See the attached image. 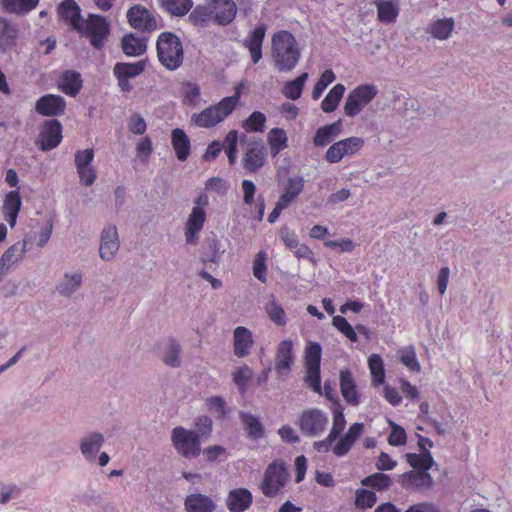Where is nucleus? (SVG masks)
<instances>
[{
	"label": "nucleus",
	"instance_id": "nucleus-3",
	"mask_svg": "<svg viewBox=\"0 0 512 512\" xmlns=\"http://www.w3.org/2000/svg\"><path fill=\"white\" fill-rule=\"evenodd\" d=\"M171 442L176 452L185 459H196L201 454V438L196 430L176 426L171 431Z\"/></svg>",
	"mask_w": 512,
	"mask_h": 512
},
{
	"label": "nucleus",
	"instance_id": "nucleus-14",
	"mask_svg": "<svg viewBox=\"0 0 512 512\" xmlns=\"http://www.w3.org/2000/svg\"><path fill=\"white\" fill-rule=\"evenodd\" d=\"M364 431V424L356 422L352 424L347 432L337 439L333 446V453L337 457H344L349 453L355 442L360 438Z\"/></svg>",
	"mask_w": 512,
	"mask_h": 512
},
{
	"label": "nucleus",
	"instance_id": "nucleus-20",
	"mask_svg": "<svg viewBox=\"0 0 512 512\" xmlns=\"http://www.w3.org/2000/svg\"><path fill=\"white\" fill-rule=\"evenodd\" d=\"M239 420L246 432L247 438L257 441L265 437V427L260 416L253 415L250 412L240 411Z\"/></svg>",
	"mask_w": 512,
	"mask_h": 512
},
{
	"label": "nucleus",
	"instance_id": "nucleus-63",
	"mask_svg": "<svg viewBox=\"0 0 512 512\" xmlns=\"http://www.w3.org/2000/svg\"><path fill=\"white\" fill-rule=\"evenodd\" d=\"M342 143L343 151L346 152V156L354 155L357 153L364 145V139L360 137H349L343 140H340Z\"/></svg>",
	"mask_w": 512,
	"mask_h": 512
},
{
	"label": "nucleus",
	"instance_id": "nucleus-4",
	"mask_svg": "<svg viewBox=\"0 0 512 512\" xmlns=\"http://www.w3.org/2000/svg\"><path fill=\"white\" fill-rule=\"evenodd\" d=\"M81 36L89 38L90 44L96 50H101L110 35V24L106 17L98 14H89L88 19L82 24V29L77 30Z\"/></svg>",
	"mask_w": 512,
	"mask_h": 512
},
{
	"label": "nucleus",
	"instance_id": "nucleus-22",
	"mask_svg": "<svg viewBox=\"0 0 512 512\" xmlns=\"http://www.w3.org/2000/svg\"><path fill=\"white\" fill-rule=\"evenodd\" d=\"M104 441V436L100 432H90L83 437L79 444L83 457L88 462H94L96 460V454L100 451Z\"/></svg>",
	"mask_w": 512,
	"mask_h": 512
},
{
	"label": "nucleus",
	"instance_id": "nucleus-13",
	"mask_svg": "<svg viewBox=\"0 0 512 512\" xmlns=\"http://www.w3.org/2000/svg\"><path fill=\"white\" fill-rule=\"evenodd\" d=\"M118 232L115 225L106 226L100 237L99 255L104 261H111L114 259L117 251L119 250Z\"/></svg>",
	"mask_w": 512,
	"mask_h": 512
},
{
	"label": "nucleus",
	"instance_id": "nucleus-35",
	"mask_svg": "<svg viewBox=\"0 0 512 512\" xmlns=\"http://www.w3.org/2000/svg\"><path fill=\"white\" fill-rule=\"evenodd\" d=\"M83 279L81 273L64 274L63 280L57 285V292L64 297H71L82 285Z\"/></svg>",
	"mask_w": 512,
	"mask_h": 512
},
{
	"label": "nucleus",
	"instance_id": "nucleus-45",
	"mask_svg": "<svg viewBox=\"0 0 512 512\" xmlns=\"http://www.w3.org/2000/svg\"><path fill=\"white\" fill-rule=\"evenodd\" d=\"M454 25L455 23L452 18L438 19L432 23L429 32L435 39L446 40L450 37Z\"/></svg>",
	"mask_w": 512,
	"mask_h": 512
},
{
	"label": "nucleus",
	"instance_id": "nucleus-55",
	"mask_svg": "<svg viewBox=\"0 0 512 512\" xmlns=\"http://www.w3.org/2000/svg\"><path fill=\"white\" fill-rule=\"evenodd\" d=\"M320 367L321 366H305V382L314 392L319 394L322 393Z\"/></svg>",
	"mask_w": 512,
	"mask_h": 512
},
{
	"label": "nucleus",
	"instance_id": "nucleus-40",
	"mask_svg": "<svg viewBox=\"0 0 512 512\" xmlns=\"http://www.w3.org/2000/svg\"><path fill=\"white\" fill-rule=\"evenodd\" d=\"M345 86L341 83L333 86L321 103V109L326 113L335 111L344 95Z\"/></svg>",
	"mask_w": 512,
	"mask_h": 512
},
{
	"label": "nucleus",
	"instance_id": "nucleus-38",
	"mask_svg": "<svg viewBox=\"0 0 512 512\" xmlns=\"http://www.w3.org/2000/svg\"><path fill=\"white\" fill-rule=\"evenodd\" d=\"M377 7L378 19L383 23H392L399 14L398 3L394 0L375 2Z\"/></svg>",
	"mask_w": 512,
	"mask_h": 512
},
{
	"label": "nucleus",
	"instance_id": "nucleus-48",
	"mask_svg": "<svg viewBox=\"0 0 512 512\" xmlns=\"http://www.w3.org/2000/svg\"><path fill=\"white\" fill-rule=\"evenodd\" d=\"M322 347L318 342L307 343L304 352L305 366H321Z\"/></svg>",
	"mask_w": 512,
	"mask_h": 512
},
{
	"label": "nucleus",
	"instance_id": "nucleus-51",
	"mask_svg": "<svg viewBox=\"0 0 512 512\" xmlns=\"http://www.w3.org/2000/svg\"><path fill=\"white\" fill-rule=\"evenodd\" d=\"M240 99V89L236 88L235 94L232 96L224 97L217 105H214L219 112L222 120L230 115L236 108Z\"/></svg>",
	"mask_w": 512,
	"mask_h": 512
},
{
	"label": "nucleus",
	"instance_id": "nucleus-60",
	"mask_svg": "<svg viewBox=\"0 0 512 512\" xmlns=\"http://www.w3.org/2000/svg\"><path fill=\"white\" fill-rule=\"evenodd\" d=\"M270 319L278 326H284L287 323L284 309L275 302H271L266 307Z\"/></svg>",
	"mask_w": 512,
	"mask_h": 512
},
{
	"label": "nucleus",
	"instance_id": "nucleus-31",
	"mask_svg": "<svg viewBox=\"0 0 512 512\" xmlns=\"http://www.w3.org/2000/svg\"><path fill=\"white\" fill-rule=\"evenodd\" d=\"M342 131V120L319 127L313 137V143L316 147L328 145Z\"/></svg>",
	"mask_w": 512,
	"mask_h": 512
},
{
	"label": "nucleus",
	"instance_id": "nucleus-53",
	"mask_svg": "<svg viewBox=\"0 0 512 512\" xmlns=\"http://www.w3.org/2000/svg\"><path fill=\"white\" fill-rule=\"evenodd\" d=\"M208 410L213 413L217 419L223 420L226 418L228 411L225 400L221 396H212L206 399Z\"/></svg>",
	"mask_w": 512,
	"mask_h": 512
},
{
	"label": "nucleus",
	"instance_id": "nucleus-62",
	"mask_svg": "<svg viewBox=\"0 0 512 512\" xmlns=\"http://www.w3.org/2000/svg\"><path fill=\"white\" fill-rule=\"evenodd\" d=\"M94 159V150L92 148H87L84 150H78L75 153V166L77 170H80L85 167H91V163Z\"/></svg>",
	"mask_w": 512,
	"mask_h": 512
},
{
	"label": "nucleus",
	"instance_id": "nucleus-43",
	"mask_svg": "<svg viewBox=\"0 0 512 512\" xmlns=\"http://www.w3.org/2000/svg\"><path fill=\"white\" fill-rule=\"evenodd\" d=\"M181 346L176 339H169L163 350L162 361L170 367L177 368L181 365Z\"/></svg>",
	"mask_w": 512,
	"mask_h": 512
},
{
	"label": "nucleus",
	"instance_id": "nucleus-2",
	"mask_svg": "<svg viewBox=\"0 0 512 512\" xmlns=\"http://www.w3.org/2000/svg\"><path fill=\"white\" fill-rule=\"evenodd\" d=\"M159 62L168 70L178 69L184 59V50L180 38L173 32H162L156 42Z\"/></svg>",
	"mask_w": 512,
	"mask_h": 512
},
{
	"label": "nucleus",
	"instance_id": "nucleus-49",
	"mask_svg": "<svg viewBox=\"0 0 512 512\" xmlns=\"http://www.w3.org/2000/svg\"><path fill=\"white\" fill-rule=\"evenodd\" d=\"M332 414H333V422H332V428L329 432L330 435L338 439L345 427H346V419L344 415V408L342 405L333 406L332 407Z\"/></svg>",
	"mask_w": 512,
	"mask_h": 512
},
{
	"label": "nucleus",
	"instance_id": "nucleus-6",
	"mask_svg": "<svg viewBox=\"0 0 512 512\" xmlns=\"http://www.w3.org/2000/svg\"><path fill=\"white\" fill-rule=\"evenodd\" d=\"M328 415L319 408H310L304 410L298 419L297 425L306 437H318L328 425Z\"/></svg>",
	"mask_w": 512,
	"mask_h": 512
},
{
	"label": "nucleus",
	"instance_id": "nucleus-56",
	"mask_svg": "<svg viewBox=\"0 0 512 512\" xmlns=\"http://www.w3.org/2000/svg\"><path fill=\"white\" fill-rule=\"evenodd\" d=\"M206 220V212L202 207H193L188 216L186 227L192 228V231H201Z\"/></svg>",
	"mask_w": 512,
	"mask_h": 512
},
{
	"label": "nucleus",
	"instance_id": "nucleus-26",
	"mask_svg": "<svg viewBox=\"0 0 512 512\" xmlns=\"http://www.w3.org/2000/svg\"><path fill=\"white\" fill-rule=\"evenodd\" d=\"M121 48L126 56H141L147 50V38L139 37L132 32L126 33L121 39Z\"/></svg>",
	"mask_w": 512,
	"mask_h": 512
},
{
	"label": "nucleus",
	"instance_id": "nucleus-36",
	"mask_svg": "<svg viewBox=\"0 0 512 512\" xmlns=\"http://www.w3.org/2000/svg\"><path fill=\"white\" fill-rule=\"evenodd\" d=\"M192 120L198 127L203 128L213 127L223 121L214 105L204 109L199 114H193Z\"/></svg>",
	"mask_w": 512,
	"mask_h": 512
},
{
	"label": "nucleus",
	"instance_id": "nucleus-8",
	"mask_svg": "<svg viewBox=\"0 0 512 512\" xmlns=\"http://www.w3.org/2000/svg\"><path fill=\"white\" fill-rule=\"evenodd\" d=\"M126 18L129 25L140 32L150 33L164 26L163 23L158 25L153 12L141 4L131 6L126 13Z\"/></svg>",
	"mask_w": 512,
	"mask_h": 512
},
{
	"label": "nucleus",
	"instance_id": "nucleus-34",
	"mask_svg": "<svg viewBox=\"0 0 512 512\" xmlns=\"http://www.w3.org/2000/svg\"><path fill=\"white\" fill-rule=\"evenodd\" d=\"M267 142L270 146V154L276 157L288 146V137L284 129L272 128L267 135Z\"/></svg>",
	"mask_w": 512,
	"mask_h": 512
},
{
	"label": "nucleus",
	"instance_id": "nucleus-10",
	"mask_svg": "<svg viewBox=\"0 0 512 512\" xmlns=\"http://www.w3.org/2000/svg\"><path fill=\"white\" fill-rule=\"evenodd\" d=\"M62 131L63 127L58 119L44 121L36 145L43 152L56 148L62 141Z\"/></svg>",
	"mask_w": 512,
	"mask_h": 512
},
{
	"label": "nucleus",
	"instance_id": "nucleus-7",
	"mask_svg": "<svg viewBox=\"0 0 512 512\" xmlns=\"http://www.w3.org/2000/svg\"><path fill=\"white\" fill-rule=\"evenodd\" d=\"M288 472L283 463L272 462L264 472L261 491L266 497H275L286 485Z\"/></svg>",
	"mask_w": 512,
	"mask_h": 512
},
{
	"label": "nucleus",
	"instance_id": "nucleus-37",
	"mask_svg": "<svg viewBox=\"0 0 512 512\" xmlns=\"http://www.w3.org/2000/svg\"><path fill=\"white\" fill-rule=\"evenodd\" d=\"M392 484L393 481L391 477L381 471L368 475L361 480L362 486L369 487L380 492L388 490Z\"/></svg>",
	"mask_w": 512,
	"mask_h": 512
},
{
	"label": "nucleus",
	"instance_id": "nucleus-58",
	"mask_svg": "<svg viewBox=\"0 0 512 512\" xmlns=\"http://www.w3.org/2000/svg\"><path fill=\"white\" fill-rule=\"evenodd\" d=\"M304 189V178L300 175L290 177L283 193L295 200Z\"/></svg>",
	"mask_w": 512,
	"mask_h": 512
},
{
	"label": "nucleus",
	"instance_id": "nucleus-54",
	"mask_svg": "<svg viewBox=\"0 0 512 512\" xmlns=\"http://www.w3.org/2000/svg\"><path fill=\"white\" fill-rule=\"evenodd\" d=\"M336 79L331 69L325 70L319 77L312 90V98L317 100L320 98L324 90Z\"/></svg>",
	"mask_w": 512,
	"mask_h": 512
},
{
	"label": "nucleus",
	"instance_id": "nucleus-47",
	"mask_svg": "<svg viewBox=\"0 0 512 512\" xmlns=\"http://www.w3.org/2000/svg\"><path fill=\"white\" fill-rule=\"evenodd\" d=\"M377 502V495L374 491L360 488L355 492L354 504L358 509H369L372 508Z\"/></svg>",
	"mask_w": 512,
	"mask_h": 512
},
{
	"label": "nucleus",
	"instance_id": "nucleus-52",
	"mask_svg": "<svg viewBox=\"0 0 512 512\" xmlns=\"http://www.w3.org/2000/svg\"><path fill=\"white\" fill-rule=\"evenodd\" d=\"M333 326L350 341L357 342L358 336L353 326L343 316L337 315L332 319Z\"/></svg>",
	"mask_w": 512,
	"mask_h": 512
},
{
	"label": "nucleus",
	"instance_id": "nucleus-30",
	"mask_svg": "<svg viewBox=\"0 0 512 512\" xmlns=\"http://www.w3.org/2000/svg\"><path fill=\"white\" fill-rule=\"evenodd\" d=\"M83 86L81 74L75 70L62 73L59 89L68 96L76 97Z\"/></svg>",
	"mask_w": 512,
	"mask_h": 512
},
{
	"label": "nucleus",
	"instance_id": "nucleus-5",
	"mask_svg": "<svg viewBox=\"0 0 512 512\" xmlns=\"http://www.w3.org/2000/svg\"><path fill=\"white\" fill-rule=\"evenodd\" d=\"M378 94L373 84H361L355 87L346 97L344 113L348 117L357 116Z\"/></svg>",
	"mask_w": 512,
	"mask_h": 512
},
{
	"label": "nucleus",
	"instance_id": "nucleus-64",
	"mask_svg": "<svg viewBox=\"0 0 512 512\" xmlns=\"http://www.w3.org/2000/svg\"><path fill=\"white\" fill-rule=\"evenodd\" d=\"M345 153L346 152L343 151L342 143H340V141L335 142L326 151L325 160L331 164L338 163L344 156H346Z\"/></svg>",
	"mask_w": 512,
	"mask_h": 512
},
{
	"label": "nucleus",
	"instance_id": "nucleus-17",
	"mask_svg": "<svg viewBox=\"0 0 512 512\" xmlns=\"http://www.w3.org/2000/svg\"><path fill=\"white\" fill-rule=\"evenodd\" d=\"M27 252L26 241L11 245L0 257V283L10 267L20 262Z\"/></svg>",
	"mask_w": 512,
	"mask_h": 512
},
{
	"label": "nucleus",
	"instance_id": "nucleus-23",
	"mask_svg": "<svg viewBox=\"0 0 512 512\" xmlns=\"http://www.w3.org/2000/svg\"><path fill=\"white\" fill-rule=\"evenodd\" d=\"M339 378L340 391L344 400L352 406H358L360 404V396L351 371L348 368L342 369Z\"/></svg>",
	"mask_w": 512,
	"mask_h": 512
},
{
	"label": "nucleus",
	"instance_id": "nucleus-61",
	"mask_svg": "<svg viewBox=\"0 0 512 512\" xmlns=\"http://www.w3.org/2000/svg\"><path fill=\"white\" fill-rule=\"evenodd\" d=\"M252 375V370L247 365H244L233 373V381L241 391H244Z\"/></svg>",
	"mask_w": 512,
	"mask_h": 512
},
{
	"label": "nucleus",
	"instance_id": "nucleus-28",
	"mask_svg": "<svg viewBox=\"0 0 512 512\" xmlns=\"http://www.w3.org/2000/svg\"><path fill=\"white\" fill-rule=\"evenodd\" d=\"M171 144L179 161L188 159L191 152V141L186 132L181 128H175L171 132Z\"/></svg>",
	"mask_w": 512,
	"mask_h": 512
},
{
	"label": "nucleus",
	"instance_id": "nucleus-39",
	"mask_svg": "<svg viewBox=\"0 0 512 512\" xmlns=\"http://www.w3.org/2000/svg\"><path fill=\"white\" fill-rule=\"evenodd\" d=\"M408 464L418 471H426L433 467L435 464L433 456L431 452H421L417 453H406L405 455Z\"/></svg>",
	"mask_w": 512,
	"mask_h": 512
},
{
	"label": "nucleus",
	"instance_id": "nucleus-12",
	"mask_svg": "<svg viewBox=\"0 0 512 512\" xmlns=\"http://www.w3.org/2000/svg\"><path fill=\"white\" fill-rule=\"evenodd\" d=\"M66 109L65 99L56 94H45L41 96L35 104V110L38 114L47 117H57L64 114Z\"/></svg>",
	"mask_w": 512,
	"mask_h": 512
},
{
	"label": "nucleus",
	"instance_id": "nucleus-19",
	"mask_svg": "<svg viewBox=\"0 0 512 512\" xmlns=\"http://www.w3.org/2000/svg\"><path fill=\"white\" fill-rule=\"evenodd\" d=\"M212 10L214 22L227 26L235 19L237 6L233 0H212Z\"/></svg>",
	"mask_w": 512,
	"mask_h": 512
},
{
	"label": "nucleus",
	"instance_id": "nucleus-50",
	"mask_svg": "<svg viewBox=\"0 0 512 512\" xmlns=\"http://www.w3.org/2000/svg\"><path fill=\"white\" fill-rule=\"evenodd\" d=\"M265 123V114L260 111H254L243 121L242 127L246 132H263Z\"/></svg>",
	"mask_w": 512,
	"mask_h": 512
},
{
	"label": "nucleus",
	"instance_id": "nucleus-46",
	"mask_svg": "<svg viewBox=\"0 0 512 512\" xmlns=\"http://www.w3.org/2000/svg\"><path fill=\"white\" fill-rule=\"evenodd\" d=\"M368 366L375 386L385 383V369L382 358L378 354H372L368 358Z\"/></svg>",
	"mask_w": 512,
	"mask_h": 512
},
{
	"label": "nucleus",
	"instance_id": "nucleus-1",
	"mask_svg": "<svg viewBox=\"0 0 512 512\" xmlns=\"http://www.w3.org/2000/svg\"><path fill=\"white\" fill-rule=\"evenodd\" d=\"M272 56L278 71H291L298 64L301 52L294 35L287 30L277 31L272 38Z\"/></svg>",
	"mask_w": 512,
	"mask_h": 512
},
{
	"label": "nucleus",
	"instance_id": "nucleus-57",
	"mask_svg": "<svg viewBox=\"0 0 512 512\" xmlns=\"http://www.w3.org/2000/svg\"><path fill=\"white\" fill-rule=\"evenodd\" d=\"M389 424L391 426V432L387 439L388 443L391 446L396 447L405 445L407 442V434L405 429L391 420H389Z\"/></svg>",
	"mask_w": 512,
	"mask_h": 512
},
{
	"label": "nucleus",
	"instance_id": "nucleus-59",
	"mask_svg": "<svg viewBox=\"0 0 512 512\" xmlns=\"http://www.w3.org/2000/svg\"><path fill=\"white\" fill-rule=\"evenodd\" d=\"M21 206L22 200L18 190H12L6 194L3 204L4 213H19Z\"/></svg>",
	"mask_w": 512,
	"mask_h": 512
},
{
	"label": "nucleus",
	"instance_id": "nucleus-15",
	"mask_svg": "<svg viewBox=\"0 0 512 512\" xmlns=\"http://www.w3.org/2000/svg\"><path fill=\"white\" fill-rule=\"evenodd\" d=\"M253 503V495L247 488L240 487L228 492L225 504L230 512H245Z\"/></svg>",
	"mask_w": 512,
	"mask_h": 512
},
{
	"label": "nucleus",
	"instance_id": "nucleus-11",
	"mask_svg": "<svg viewBox=\"0 0 512 512\" xmlns=\"http://www.w3.org/2000/svg\"><path fill=\"white\" fill-rule=\"evenodd\" d=\"M268 152L261 140L251 141L243 154V168L253 174L257 173L266 163Z\"/></svg>",
	"mask_w": 512,
	"mask_h": 512
},
{
	"label": "nucleus",
	"instance_id": "nucleus-42",
	"mask_svg": "<svg viewBox=\"0 0 512 512\" xmlns=\"http://www.w3.org/2000/svg\"><path fill=\"white\" fill-rule=\"evenodd\" d=\"M308 79V73L303 72L294 80L288 81L285 83L282 89V93L285 97L290 100H297L301 97L304 85L306 80Z\"/></svg>",
	"mask_w": 512,
	"mask_h": 512
},
{
	"label": "nucleus",
	"instance_id": "nucleus-25",
	"mask_svg": "<svg viewBox=\"0 0 512 512\" xmlns=\"http://www.w3.org/2000/svg\"><path fill=\"white\" fill-rule=\"evenodd\" d=\"M399 483L403 488H430L433 485V478L429 472L410 470L400 475Z\"/></svg>",
	"mask_w": 512,
	"mask_h": 512
},
{
	"label": "nucleus",
	"instance_id": "nucleus-27",
	"mask_svg": "<svg viewBox=\"0 0 512 512\" xmlns=\"http://www.w3.org/2000/svg\"><path fill=\"white\" fill-rule=\"evenodd\" d=\"M184 507L187 512H214L216 503L207 495L192 493L186 496Z\"/></svg>",
	"mask_w": 512,
	"mask_h": 512
},
{
	"label": "nucleus",
	"instance_id": "nucleus-18",
	"mask_svg": "<svg viewBox=\"0 0 512 512\" xmlns=\"http://www.w3.org/2000/svg\"><path fill=\"white\" fill-rule=\"evenodd\" d=\"M58 13L60 18L74 30L82 29L85 20L81 15L80 6L75 0H63L58 7Z\"/></svg>",
	"mask_w": 512,
	"mask_h": 512
},
{
	"label": "nucleus",
	"instance_id": "nucleus-21",
	"mask_svg": "<svg viewBox=\"0 0 512 512\" xmlns=\"http://www.w3.org/2000/svg\"><path fill=\"white\" fill-rule=\"evenodd\" d=\"M294 363L293 342L290 339L281 341L277 346L275 370L277 373H288Z\"/></svg>",
	"mask_w": 512,
	"mask_h": 512
},
{
	"label": "nucleus",
	"instance_id": "nucleus-16",
	"mask_svg": "<svg viewBox=\"0 0 512 512\" xmlns=\"http://www.w3.org/2000/svg\"><path fill=\"white\" fill-rule=\"evenodd\" d=\"M267 27L264 23L259 24L254 30L249 32L247 38L243 41L254 64H257L262 58V45L266 35Z\"/></svg>",
	"mask_w": 512,
	"mask_h": 512
},
{
	"label": "nucleus",
	"instance_id": "nucleus-29",
	"mask_svg": "<svg viewBox=\"0 0 512 512\" xmlns=\"http://www.w3.org/2000/svg\"><path fill=\"white\" fill-rule=\"evenodd\" d=\"M19 29L6 17L0 16V49L7 50L16 45Z\"/></svg>",
	"mask_w": 512,
	"mask_h": 512
},
{
	"label": "nucleus",
	"instance_id": "nucleus-41",
	"mask_svg": "<svg viewBox=\"0 0 512 512\" xmlns=\"http://www.w3.org/2000/svg\"><path fill=\"white\" fill-rule=\"evenodd\" d=\"M160 7L172 16H185L193 6L192 0H159Z\"/></svg>",
	"mask_w": 512,
	"mask_h": 512
},
{
	"label": "nucleus",
	"instance_id": "nucleus-24",
	"mask_svg": "<svg viewBox=\"0 0 512 512\" xmlns=\"http://www.w3.org/2000/svg\"><path fill=\"white\" fill-rule=\"evenodd\" d=\"M234 355L243 358L246 357L253 347L254 340L251 331L244 327L238 326L233 333Z\"/></svg>",
	"mask_w": 512,
	"mask_h": 512
},
{
	"label": "nucleus",
	"instance_id": "nucleus-33",
	"mask_svg": "<svg viewBox=\"0 0 512 512\" xmlns=\"http://www.w3.org/2000/svg\"><path fill=\"white\" fill-rule=\"evenodd\" d=\"M40 0H1L2 9L17 16H26L33 11Z\"/></svg>",
	"mask_w": 512,
	"mask_h": 512
},
{
	"label": "nucleus",
	"instance_id": "nucleus-44",
	"mask_svg": "<svg viewBox=\"0 0 512 512\" xmlns=\"http://www.w3.org/2000/svg\"><path fill=\"white\" fill-rule=\"evenodd\" d=\"M213 16L214 13L211 6L197 5L189 14L188 20L192 25L204 28Z\"/></svg>",
	"mask_w": 512,
	"mask_h": 512
},
{
	"label": "nucleus",
	"instance_id": "nucleus-32",
	"mask_svg": "<svg viewBox=\"0 0 512 512\" xmlns=\"http://www.w3.org/2000/svg\"><path fill=\"white\" fill-rule=\"evenodd\" d=\"M223 253L224 251L220 250V242L216 236L209 237L202 246L200 260L205 265H218Z\"/></svg>",
	"mask_w": 512,
	"mask_h": 512
},
{
	"label": "nucleus",
	"instance_id": "nucleus-9",
	"mask_svg": "<svg viewBox=\"0 0 512 512\" xmlns=\"http://www.w3.org/2000/svg\"><path fill=\"white\" fill-rule=\"evenodd\" d=\"M146 68V61L140 60L134 63L130 62H117L113 67V75L117 80L120 91L129 93L132 91L133 86L130 84L129 79L141 75Z\"/></svg>",
	"mask_w": 512,
	"mask_h": 512
}]
</instances>
